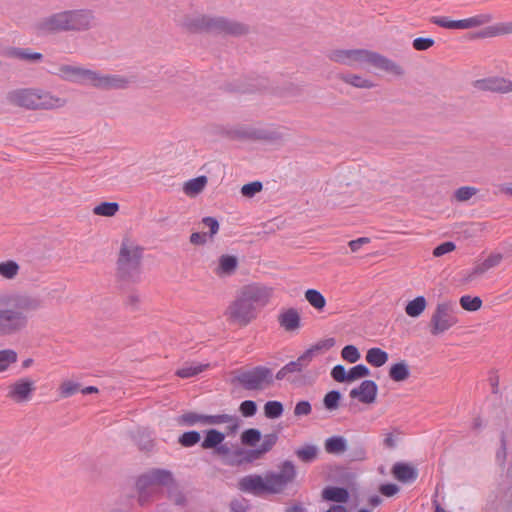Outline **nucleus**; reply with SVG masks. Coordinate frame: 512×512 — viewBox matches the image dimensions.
I'll return each instance as SVG.
<instances>
[{
	"label": "nucleus",
	"mask_w": 512,
	"mask_h": 512,
	"mask_svg": "<svg viewBox=\"0 0 512 512\" xmlns=\"http://www.w3.org/2000/svg\"><path fill=\"white\" fill-rule=\"evenodd\" d=\"M322 498L326 501L336 503H345L349 498V493L346 489L340 487H326L322 491Z\"/></svg>",
	"instance_id": "nucleus-29"
},
{
	"label": "nucleus",
	"mask_w": 512,
	"mask_h": 512,
	"mask_svg": "<svg viewBox=\"0 0 512 512\" xmlns=\"http://www.w3.org/2000/svg\"><path fill=\"white\" fill-rule=\"evenodd\" d=\"M305 299L316 310H322L326 305L325 297L316 289L306 290Z\"/></svg>",
	"instance_id": "nucleus-36"
},
{
	"label": "nucleus",
	"mask_w": 512,
	"mask_h": 512,
	"mask_svg": "<svg viewBox=\"0 0 512 512\" xmlns=\"http://www.w3.org/2000/svg\"><path fill=\"white\" fill-rule=\"evenodd\" d=\"M388 353L381 348H370L365 356V360L373 367H381L388 361Z\"/></svg>",
	"instance_id": "nucleus-30"
},
{
	"label": "nucleus",
	"mask_w": 512,
	"mask_h": 512,
	"mask_svg": "<svg viewBox=\"0 0 512 512\" xmlns=\"http://www.w3.org/2000/svg\"><path fill=\"white\" fill-rule=\"evenodd\" d=\"M429 21L445 29L459 30V20H452L445 16H432Z\"/></svg>",
	"instance_id": "nucleus-41"
},
{
	"label": "nucleus",
	"mask_w": 512,
	"mask_h": 512,
	"mask_svg": "<svg viewBox=\"0 0 512 512\" xmlns=\"http://www.w3.org/2000/svg\"><path fill=\"white\" fill-rule=\"evenodd\" d=\"M493 16L490 13H480L469 18L459 20V30L478 28L490 23Z\"/></svg>",
	"instance_id": "nucleus-23"
},
{
	"label": "nucleus",
	"mask_w": 512,
	"mask_h": 512,
	"mask_svg": "<svg viewBox=\"0 0 512 512\" xmlns=\"http://www.w3.org/2000/svg\"><path fill=\"white\" fill-rule=\"evenodd\" d=\"M340 399L341 394L338 391L328 392L323 399L325 408L330 411L336 410L339 407Z\"/></svg>",
	"instance_id": "nucleus-46"
},
{
	"label": "nucleus",
	"mask_w": 512,
	"mask_h": 512,
	"mask_svg": "<svg viewBox=\"0 0 512 512\" xmlns=\"http://www.w3.org/2000/svg\"><path fill=\"white\" fill-rule=\"evenodd\" d=\"M325 451L328 454H342L347 450V440L343 436H332L325 440Z\"/></svg>",
	"instance_id": "nucleus-27"
},
{
	"label": "nucleus",
	"mask_w": 512,
	"mask_h": 512,
	"mask_svg": "<svg viewBox=\"0 0 512 512\" xmlns=\"http://www.w3.org/2000/svg\"><path fill=\"white\" fill-rule=\"evenodd\" d=\"M36 391V382L30 377H20L9 382L5 387V397L14 404L30 402Z\"/></svg>",
	"instance_id": "nucleus-13"
},
{
	"label": "nucleus",
	"mask_w": 512,
	"mask_h": 512,
	"mask_svg": "<svg viewBox=\"0 0 512 512\" xmlns=\"http://www.w3.org/2000/svg\"><path fill=\"white\" fill-rule=\"evenodd\" d=\"M187 27L193 32H211L234 36L242 35L247 31V28L241 23L206 16L197 17L188 23Z\"/></svg>",
	"instance_id": "nucleus-9"
},
{
	"label": "nucleus",
	"mask_w": 512,
	"mask_h": 512,
	"mask_svg": "<svg viewBox=\"0 0 512 512\" xmlns=\"http://www.w3.org/2000/svg\"><path fill=\"white\" fill-rule=\"evenodd\" d=\"M277 321L286 332H295L301 326L300 313L292 307L282 309L277 316Z\"/></svg>",
	"instance_id": "nucleus-18"
},
{
	"label": "nucleus",
	"mask_w": 512,
	"mask_h": 512,
	"mask_svg": "<svg viewBox=\"0 0 512 512\" xmlns=\"http://www.w3.org/2000/svg\"><path fill=\"white\" fill-rule=\"evenodd\" d=\"M296 477L295 466L286 461L279 472H270L261 475H248L240 479L238 486L243 492L254 495L277 494L282 492L286 486L293 482Z\"/></svg>",
	"instance_id": "nucleus-2"
},
{
	"label": "nucleus",
	"mask_w": 512,
	"mask_h": 512,
	"mask_svg": "<svg viewBox=\"0 0 512 512\" xmlns=\"http://www.w3.org/2000/svg\"><path fill=\"white\" fill-rule=\"evenodd\" d=\"M478 192V188L474 186H462L455 190L453 193V199L459 203L467 202L477 195Z\"/></svg>",
	"instance_id": "nucleus-37"
},
{
	"label": "nucleus",
	"mask_w": 512,
	"mask_h": 512,
	"mask_svg": "<svg viewBox=\"0 0 512 512\" xmlns=\"http://www.w3.org/2000/svg\"><path fill=\"white\" fill-rule=\"evenodd\" d=\"M392 474L395 479L403 483H411L418 476L417 470L405 463H396L392 468Z\"/></svg>",
	"instance_id": "nucleus-21"
},
{
	"label": "nucleus",
	"mask_w": 512,
	"mask_h": 512,
	"mask_svg": "<svg viewBox=\"0 0 512 512\" xmlns=\"http://www.w3.org/2000/svg\"><path fill=\"white\" fill-rule=\"evenodd\" d=\"M200 441V434L197 431L185 432L179 438V443L184 447H191Z\"/></svg>",
	"instance_id": "nucleus-49"
},
{
	"label": "nucleus",
	"mask_w": 512,
	"mask_h": 512,
	"mask_svg": "<svg viewBox=\"0 0 512 512\" xmlns=\"http://www.w3.org/2000/svg\"><path fill=\"white\" fill-rule=\"evenodd\" d=\"M297 457L304 461V462H310L314 460L317 456V448L312 445H307L305 447H302L296 451Z\"/></svg>",
	"instance_id": "nucleus-47"
},
{
	"label": "nucleus",
	"mask_w": 512,
	"mask_h": 512,
	"mask_svg": "<svg viewBox=\"0 0 512 512\" xmlns=\"http://www.w3.org/2000/svg\"><path fill=\"white\" fill-rule=\"evenodd\" d=\"M512 34V22H499L494 25L488 26L480 34L481 37H498L503 35Z\"/></svg>",
	"instance_id": "nucleus-26"
},
{
	"label": "nucleus",
	"mask_w": 512,
	"mask_h": 512,
	"mask_svg": "<svg viewBox=\"0 0 512 512\" xmlns=\"http://www.w3.org/2000/svg\"><path fill=\"white\" fill-rule=\"evenodd\" d=\"M378 387L372 380H364L358 387L353 388L349 396L358 399L361 403L372 404L377 397Z\"/></svg>",
	"instance_id": "nucleus-16"
},
{
	"label": "nucleus",
	"mask_w": 512,
	"mask_h": 512,
	"mask_svg": "<svg viewBox=\"0 0 512 512\" xmlns=\"http://www.w3.org/2000/svg\"><path fill=\"white\" fill-rule=\"evenodd\" d=\"M503 260V256L500 253H494L489 255L482 263V271L489 270L493 267L498 266Z\"/></svg>",
	"instance_id": "nucleus-51"
},
{
	"label": "nucleus",
	"mask_w": 512,
	"mask_h": 512,
	"mask_svg": "<svg viewBox=\"0 0 512 512\" xmlns=\"http://www.w3.org/2000/svg\"><path fill=\"white\" fill-rule=\"evenodd\" d=\"M262 190V183L259 181H254L248 184H245L241 188V193L244 197L251 198L258 192Z\"/></svg>",
	"instance_id": "nucleus-50"
},
{
	"label": "nucleus",
	"mask_w": 512,
	"mask_h": 512,
	"mask_svg": "<svg viewBox=\"0 0 512 512\" xmlns=\"http://www.w3.org/2000/svg\"><path fill=\"white\" fill-rule=\"evenodd\" d=\"M61 77L68 81L91 84L100 89L124 88L127 80L118 75H102L78 66L63 65L59 68Z\"/></svg>",
	"instance_id": "nucleus-7"
},
{
	"label": "nucleus",
	"mask_w": 512,
	"mask_h": 512,
	"mask_svg": "<svg viewBox=\"0 0 512 512\" xmlns=\"http://www.w3.org/2000/svg\"><path fill=\"white\" fill-rule=\"evenodd\" d=\"M206 184L207 178L205 176H199L187 181L183 186V191L187 196L194 197L202 192Z\"/></svg>",
	"instance_id": "nucleus-31"
},
{
	"label": "nucleus",
	"mask_w": 512,
	"mask_h": 512,
	"mask_svg": "<svg viewBox=\"0 0 512 512\" xmlns=\"http://www.w3.org/2000/svg\"><path fill=\"white\" fill-rule=\"evenodd\" d=\"M339 78L346 84H349L356 88H362V89H371L375 87V83L362 75L359 74H353V73H347V74H341Z\"/></svg>",
	"instance_id": "nucleus-24"
},
{
	"label": "nucleus",
	"mask_w": 512,
	"mask_h": 512,
	"mask_svg": "<svg viewBox=\"0 0 512 512\" xmlns=\"http://www.w3.org/2000/svg\"><path fill=\"white\" fill-rule=\"evenodd\" d=\"M335 344L336 341L334 338H326L317 341L305 352H303L295 361H291L287 363L285 366H283L277 372L276 379H290L291 375L301 373L305 368H307L310 365V363L316 356L330 350L335 346Z\"/></svg>",
	"instance_id": "nucleus-8"
},
{
	"label": "nucleus",
	"mask_w": 512,
	"mask_h": 512,
	"mask_svg": "<svg viewBox=\"0 0 512 512\" xmlns=\"http://www.w3.org/2000/svg\"><path fill=\"white\" fill-rule=\"evenodd\" d=\"M410 376L409 366L405 361L393 364L389 370V377L395 382L406 380Z\"/></svg>",
	"instance_id": "nucleus-33"
},
{
	"label": "nucleus",
	"mask_w": 512,
	"mask_h": 512,
	"mask_svg": "<svg viewBox=\"0 0 512 512\" xmlns=\"http://www.w3.org/2000/svg\"><path fill=\"white\" fill-rule=\"evenodd\" d=\"M273 288L259 283L243 286L238 294L258 311L267 306L273 297Z\"/></svg>",
	"instance_id": "nucleus-14"
},
{
	"label": "nucleus",
	"mask_w": 512,
	"mask_h": 512,
	"mask_svg": "<svg viewBox=\"0 0 512 512\" xmlns=\"http://www.w3.org/2000/svg\"><path fill=\"white\" fill-rule=\"evenodd\" d=\"M81 386L79 383L72 380H64L61 382L58 388V392L61 398H68L74 394L80 392Z\"/></svg>",
	"instance_id": "nucleus-38"
},
{
	"label": "nucleus",
	"mask_w": 512,
	"mask_h": 512,
	"mask_svg": "<svg viewBox=\"0 0 512 512\" xmlns=\"http://www.w3.org/2000/svg\"><path fill=\"white\" fill-rule=\"evenodd\" d=\"M174 483L172 473L164 469H152L141 475L137 480L139 501L144 504L147 501V494H154L159 487H169Z\"/></svg>",
	"instance_id": "nucleus-10"
},
{
	"label": "nucleus",
	"mask_w": 512,
	"mask_h": 512,
	"mask_svg": "<svg viewBox=\"0 0 512 512\" xmlns=\"http://www.w3.org/2000/svg\"><path fill=\"white\" fill-rule=\"evenodd\" d=\"M10 105L27 110H52L61 108L66 101L51 92L39 88H17L6 94Z\"/></svg>",
	"instance_id": "nucleus-4"
},
{
	"label": "nucleus",
	"mask_w": 512,
	"mask_h": 512,
	"mask_svg": "<svg viewBox=\"0 0 512 512\" xmlns=\"http://www.w3.org/2000/svg\"><path fill=\"white\" fill-rule=\"evenodd\" d=\"M435 41L432 38H415L413 40V48L417 51H425L431 48L434 45Z\"/></svg>",
	"instance_id": "nucleus-53"
},
{
	"label": "nucleus",
	"mask_w": 512,
	"mask_h": 512,
	"mask_svg": "<svg viewBox=\"0 0 512 512\" xmlns=\"http://www.w3.org/2000/svg\"><path fill=\"white\" fill-rule=\"evenodd\" d=\"M312 407L308 401H300L295 405L294 415L297 417L307 416L311 413Z\"/></svg>",
	"instance_id": "nucleus-56"
},
{
	"label": "nucleus",
	"mask_w": 512,
	"mask_h": 512,
	"mask_svg": "<svg viewBox=\"0 0 512 512\" xmlns=\"http://www.w3.org/2000/svg\"><path fill=\"white\" fill-rule=\"evenodd\" d=\"M331 376L337 382H348L347 371L343 365L334 366Z\"/></svg>",
	"instance_id": "nucleus-54"
},
{
	"label": "nucleus",
	"mask_w": 512,
	"mask_h": 512,
	"mask_svg": "<svg viewBox=\"0 0 512 512\" xmlns=\"http://www.w3.org/2000/svg\"><path fill=\"white\" fill-rule=\"evenodd\" d=\"M4 54L10 58H17L24 61H39L42 59V54L38 52H32L29 49H21V48H9Z\"/></svg>",
	"instance_id": "nucleus-28"
},
{
	"label": "nucleus",
	"mask_w": 512,
	"mask_h": 512,
	"mask_svg": "<svg viewBox=\"0 0 512 512\" xmlns=\"http://www.w3.org/2000/svg\"><path fill=\"white\" fill-rule=\"evenodd\" d=\"M204 418L205 415L197 414L194 412L183 414L181 417L182 421L189 425H195L196 423L204 424Z\"/></svg>",
	"instance_id": "nucleus-57"
},
{
	"label": "nucleus",
	"mask_w": 512,
	"mask_h": 512,
	"mask_svg": "<svg viewBox=\"0 0 512 512\" xmlns=\"http://www.w3.org/2000/svg\"><path fill=\"white\" fill-rule=\"evenodd\" d=\"M18 361V354L13 349L0 350V373L7 372Z\"/></svg>",
	"instance_id": "nucleus-32"
},
{
	"label": "nucleus",
	"mask_w": 512,
	"mask_h": 512,
	"mask_svg": "<svg viewBox=\"0 0 512 512\" xmlns=\"http://www.w3.org/2000/svg\"><path fill=\"white\" fill-rule=\"evenodd\" d=\"M231 508L234 512H245L247 505L245 503L233 501L231 503Z\"/></svg>",
	"instance_id": "nucleus-64"
},
{
	"label": "nucleus",
	"mask_w": 512,
	"mask_h": 512,
	"mask_svg": "<svg viewBox=\"0 0 512 512\" xmlns=\"http://www.w3.org/2000/svg\"><path fill=\"white\" fill-rule=\"evenodd\" d=\"M208 367L207 364H196V365H186L176 371V375L180 378H190L196 376L206 370Z\"/></svg>",
	"instance_id": "nucleus-39"
},
{
	"label": "nucleus",
	"mask_w": 512,
	"mask_h": 512,
	"mask_svg": "<svg viewBox=\"0 0 512 512\" xmlns=\"http://www.w3.org/2000/svg\"><path fill=\"white\" fill-rule=\"evenodd\" d=\"M143 247L135 240L125 237L120 245L117 258V275L125 282L137 283L141 280Z\"/></svg>",
	"instance_id": "nucleus-5"
},
{
	"label": "nucleus",
	"mask_w": 512,
	"mask_h": 512,
	"mask_svg": "<svg viewBox=\"0 0 512 512\" xmlns=\"http://www.w3.org/2000/svg\"><path fill=\"white\" fill-rule=\"evenodd\" d=\"M238 381L246 389L261 390L273 383V375L270 369L259 366L241 373Z\"/></svg>",
	"instance_id": "nucleus-15"
},
{
	"label": "nucleus",
	"mask_w": 512,
	"mask_h": 512,
	"mask_svg": "<svg viewBox=\"0 0 512 512\" xmlns=\"http://www.w3.org/2000/svg\"><path fill=\"white\" fill-rule=\"evenodd\" d=\"M277 441V436L275 434H269L266 435L263 439V442L259 449L253 450V451H244V450H238L236 452V455L239 456L241 459L238 461V463L242 462H252L269 450L275 445Z\"/></svg>",
	"instance_id": "nucleus-19"
},
{
	"label": "nucleus",
	"mask_w": 512,
	"mask_h": 512,
	"mask_svg": "<svg viewBox=\"0 0 512 512\" xmlns=\"http://www.w3.org/2000/svg\"><path fill=\"white\" fill-rule=\"evenodd\" d=\"M427 306H428L427 299L424 296L419 295V296H416L414 299L409 300L406 303V305L404 307V311L408 317L418 318L424 313Z\"/></svg>",
	"instance_id": "nucleus-22"
},
{
	"label": "nucleus",
	"mask_w": 512,
	"mask_h": 512,
	"mask_svg": "<svg viewBox=\"0 0 512 512\" xmlns=\"http://www.w3.org/2000/svg\"><path fill=\"white\" fill-rule=\"evenodd\" d=\"M237 267V257L229 254H224L219 257L217 265L213 269V272L219 278L229 277L235 273Z\"/></svg>",
	"instance_id": "nucleus-20"
},
{
	"label": "nucleus",
	"mask_w": 512,
	"mask_h": 512,
	"mask_svg": "<svg viewBox=\"0 0 512 512\" xmlns=\"http://www.w3.org/2000/svg\"><path fill=\"white\" fill-rule=\"evenodd\" d=\"M203 224L210 229V237L214 236L219 229V224L216 219L206 217L203 219Z\"/></svg>",
	"instance_id": "nucleus-59"
},
{
	"label": "nucleus",
	"mask_w": 512,
	"mask_h": 512,
	"mask_svg": "<svg viewBox=\"0 0 512 512\" xmlns=\"http://www.w3.org/2000/svg\"><path fill=\"white\" fill-rule=\"evenodd\" d=\"M329 59L350 67L372 65L379 70L398 77L404 74V69L398 63L367 49L334 50L329 54Z\"/></svg>",
	"instance_id": "nucleus-3"
},
{
	"label": "nucleus",
	"mask_w": 512,
	"mask_h": 512,
	"mask_svg": "<svg viewBox=\"0 0 512 512\" xmlns=\"http://www.w3.org/2000/svg\"><path fill=\"white\" fill-rule=\"evenodd\" d=\"M265 416L271 419L278 418L283 413V405L279 401H268L264 405Z\"/></svg>",
	"instance_id": "nucleus-42"
},
{
	"label": "nucleus",
	"mask_w": 512,
	"mask_h": 512,
	"mask_svg": "<svg viewBox=\"0 0 512 512\" xmlns=\"http://www.w3.org/2000/svg\"><path fill=\"white\" fill-rule=\"evenodd\" d=\"M241 414L245 417H251L256 413L257 407L254 401H243L239 408Z\"/></svg>",
	"instance_id": "nucleus-55"
},
{
	"label": "nucleus",
	"mask_w": 512,
	"mask_h": 512,
	"mask_svg": "<svg viewBox=\"0 0 512 512\" xmlns=\"http://www.w3.org/2000/svg\"><path fill=\"white\" fill-rule=\"evenodd\" d=\"M204 424L218 425V424H232L236 426V419L228 414L219 415H205Z\"/></svg>",
	"instance_id": "nucleus-40"
},
{
	"label": "nucleus",
	"mask_w": 512,
	"mask_h": 512,
	"mask_svg": "<svg viewBox=\"0 0 512 512\" xmlns=\"http://www.w3.org/2000/svg\"><path fill=\"white\" fill-rule=\"evenodd\" d=\"M258 310L243 299L239 294L227 306L224 316L228 323L246 327L258 317Z\"/></svg>",
	"instance_id": "nucleus-12"
},
{
	"label": "nucleus",
	"mask_w": 512,
	"mask_h": 512,
	"mask_svg": "<svg viewBox=\"0 0 512 512\" xmlns=\"http://www.w3.org/2000/svg\"><path fill=\"white\" fill-rule=\"evenodd\" d=\"M42 307L39 296L27 291L0 294V336H9L24 330L29 314Z\"/></svg>",
	"instance_id": "nucleus-1"
},
{
	"label": "nucleus",
	"mask_w": 512,
	"mask_h": 512,
	"mask_svg": "<svg viewBox=\"0 0 512 512\" xmlns=\"http://www.w3.org/2000/svg\"><path fill=\"white\" fill-rule=\"evenodd\" d=\"M476 86L482 91L509 93L512 91V81L504 77H490L477 81Z\"/></svg>",
	"instance_id": "nucleus-17"
},
{
	"label": "nucleus",
	"mask_w": 512,
	"mask_h": 512,
	"mask_svg": "<svg viewBox=\"0 0 512 512\" xmlns=\"http://www.w3.org/2000/svg\"><path fill=\"white\" fill-rule=\"evenodd\" d=\"M94 24V16L87 10L64 11L53 14L39 23L43 32L84 30Z\"/></svg>",
	"instance_id": "nucleus-6"
},
{
	"label": "nucleus",
	"mask_w": 512,
	"mask_h": 512,
	"mask_svg": "<svg viewBox=\"0 0 512 512\" xmlns=\"http://www.w3.org/2000/svg\"><path fill=\"white\" fill-rule=\"evenodd\" d=\"M369 374L370 371L365 365L358 364L347 371L348 382L367 377Z\"/></svg>",
	"instance_id": "nucleus-44"
},
{
	"label": "nucleus",
	"mask_w": 512,
	"mask_h": 512,
	"mask_svg": "<svg viewBox=\"0 0 512 512\" xmlns=\"http://www.w3.org/2000/svg\"><path fill=\"white\" fill-rule=\"evenodd\" d=\"M119 204L116 202H101L93 208V214L103 217H113L119 211Z\"/></svg>",
	"instance_id": "nucleus-35"
},
{
	"label": "nucleus",
	"mask_w": 512,
	"mask_h": 512,
	"mask_svg": "<svg viewBox=\"0 0 512 512\" xmlns=\"http://www.w3.org/2000/svg\"><path fill=\"white\" fill-rule=\"evenodd\" d=\"M190 242L194 245H203L207 242V235L200 232L192 233L190 236Z\"/></svg>",
	"instance_id": "nucleus-61"
},
{
	"label": "nucleus",
	"mask_w": 512,
	"mask_h": 512,
	"mask_svg": "<svg viewBox=\"0 0 512 512\" xmlns=\"http://www.w3.org/2000/svg\"><path fill=\"white\" fill-rule=\"evenodd\" d=\"M240 136L245 137V138H255V139L268 138V136L266 134H263L262 132L256 131V130L243 131L240 134Z\"/></svg>",
	"instance_id": "nucleus-62"
},
{
	"label": "nucleus",
	"mask_w": 512,
	"mask_h": 512,
	"mask_svg": "<svg viewBox=\"0 0 512 512\" xmlns=\"http://www.w3.org/2000/svg\"><path fill=\"white\" fill-rule=\"evenodd\" d=\"M455 249H456L455 243H453L451 241H447V242H444V243H442V244H440V245H438L437 247L434 248L433 256L434 257H441V256H443L445 254L453 252Z\"/></svg>",
	"instance_id": "nucleus-52"
},
{
	"label": "nucleus",
	"mask_w": 512,
	"mask_h": 512,
	"mask_svg": "<svg viewBox=\"0 0 512 512\" xmlns=\"http://www.w3.org/2000/svg\"><path fill=\"white\" fill-rule=\"evenodd\" d=\"M261 439L260 431L257 429H247L241 435L243 444L253 446Z\"/></svg>",
	"instance_id": "nucleus-48"
},
{
	"label": "nucleus",
	"mask_w": 512,
	"mask_h": 512,
	"mask_svg": "<svg viewBox=\"0 0 512 512\" xmlns=\"http://www.w3.org/2000/svg\"><path fill=\"white\" fill-rule=\"evenodd\" d=\"M20 265L17 261L7 259L0 261V278L4 280H14L20 273Z\"/></svg>",
	"instance_id": "nucleus-25"
},
{
	"label": "nucleus",
	"mask_w": 512,
	"mask_h": 512,
	"mask_svg": "<svg viewBox=\"0 0 512 512\" xmlns=\"http://www.w3.org/2000/svg\"><path fill=\"white\" fill-rule=\"evenodd\" d=\"M225 439V435L215 429L208 430L206 432L205 439L203 440L201 446L204 449L216 448L219 446Z\"/></svg>",
	"instance_id": "nucleus-34"
},
{
	"label": "nucleus",
	"mask_w": 512,
	"mask_h": 512,
	"mask_svg": "<svg viewBox=\"0 0 512 512\" xmlns=\"http://www.w3.org/2000/svg\"><path fill=\"white\" fill-rule=\"evenodd\" d=\"M398 491L399 487L396 484H383L380 487V492L387 497L394 496Z\"/></svg>",
	"instance_id": "nucleus-58"
},
{
	"label": "nucleus",
	"mask_w": 512,
	"mask_h": 512,
	"mask_svg": "<svg viewBox=\"0 0 512 512\" xmlns=\"http://www.w3.org/2000/svg\"><path fill=\"white\" fill-rule=\"evenodd\" d=\"M383 443L388 448H393L396 445V439L393 433H386L383 439Z\"/></svg>",
	"instance_id": "nucleus-63"
},
{
	"label": "nucleus",
	"mask_w": 512,
	"mask_h": 512,
	"mask_svg": "<svg viewBox=\"0 0 512 512\" xmlns=\"http://www.w3.org/2000/svg\"><path fill=\"white\" fill-rule=\"evenodd\" d=\"M370 242V239L368 237H360L355 240L349 241L348 245L352 252H357L362 245L368 244Z\"/></svg>",
	"instance_id": "nucleus-60"
},
{
	"label": "nucleus",
	"mask_w": 512,
	"mask_h": 512,
	"mask_svg": "<svg viewBox=\"0 0 512 512\" xmlns=\"http://www.w3.org/2000/svg\"><path fill=\"white\" fill-rule=\"evenodd\" d=\"M460 305L464 310L477 311L482 306V300L479 297L464 295L460 298Z\"/></svg>",
	"instance_id": "nucleus-43"
},
{
	"label": "nucleus",
	"mask_w": 512,
	"mask_h": 512,
	"mask_svg": "<svg viewBox=\"0 0 512 512\" xmlns=\"http://www.w3.org/2000/svg\"><path fill=\"white\" fill-rule=\"evenodd\" d=\"M458 310L454 302H439L430 319V333L438 336L458 324Z\"/></svg>",
	"instance_id": "nucleus-11"
},
{
	"label": "nucleus",
	"mask_w": 512,
	"mask_h": 512,
	"mask_svg": "<svg viewBox=\"0 0 512 512\" xmlns=\"http://www.w3.org/2000/svg\"><path fill=\"white\" fill-rule=\"evenodd\" d=\"M341 357L348 363H356L361 355L356 346L346 345L341 351Z\"/></svg>",
	"instance_id": "nucleus-45"
}]
</instances>
